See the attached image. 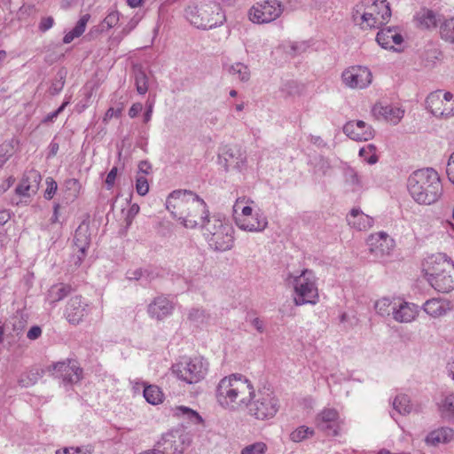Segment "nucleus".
<instances>
[{"label": "nucleus", "instance_id": "1", "mask_svg": "<svg viewBox=\"0 0 454 454\" xmlns=\"http://www.w3.org/2000/svg\"><path fill=\"white\" fill-rule=\"evenodd\" d=\"M166 204L171 215L186 228L193 229L199 225L203 227L207 220L210 219L206 202L192 191L172 192Z\"/></svg>", "mask_w": 454, "mask_h": 454}, {"label": "nucleus", "instance_id": "2", "mask_svg": "<svg viewBox=\"0 0 454 454\" xmlns=\"http://www.w3.org/2000/svg\"><path fill=\"white\" fill-rule=\"evenodd\" d=\"M254 395V386L241 374L223 378L215 390L217 403L224 409L239 411L247 406Z\"/></svg>", "mask_w": 454, "mask_h": 454}, {"label": "nucleus", "instance_id": "3", "mask_svg": "<svg viewBox=\"0 0 454 454\" xmlns=\"http://www.w3.org/2000/svg\"><path fill=\"white\" fill-rule=\"evenodd\" d=\"M407 188L412 199L423 205L436 202L442 192L438 173L429 168L414 171L408 178Z\"/></svg>", "mask_w": 454, "mask_h": 454}, {"label": "nucleus", "instance_id": "4", "mask_svg": "<svg viewBox=\"0 0 454 454\" xmlns=\"http://www.w3.org/2000/svg\"><path fill=\"white\" fill-rule=\"evenodd\" d=\"M391 17L387 0H363L352 12V20L362 29L377 28L388 22Z\"/></svg>", "mask_w": 454, "mask_h": 454}, {"label": "nucleus", "instance_id": "5", "mask_svg": "<svg viewBox=\"0 0 454 454\" xmlns=\"http://www.w3.org/2000/svg\"><path fill=\"white\" fill-rule=\"evenodd\" d=\"M424 271L428 283L436 291L449 293L454 289V263L444 254L430 256Z\"/></svg>", "mask_w": 454, "mask_h": 454}, {"label": "nucleus", "instance_id": "6", "mask_svg": "<svg viewBox=\"0 0 454 454\" xmlns=\"http://www.w3.org/2000/svg\"><path fill=\"white\" fill-rule=\"evenodd\" d=\"M185 16L192 25L201 29H212L225 21V14L216 2H208L200 6H189Z\"/></svg>", "mask_w": 454, "mask_h": 454}, {"label": "nucleus", "instance_id": "7", "mask_svg": "<svg viewBox=\"0 0 454 454\" xmlns=\"http://www.w3.org/2000/svg\"><path fill=\"white\" fill-rule=\"evenodd\" d=\"M202 228L205 239L215 251L224 252L233 247L234 230L229 223L213 216L207 220Z\"/></svg>", "mask_w": 454, "mask_h": 454}, {"label": "nucleus", "instance_id": "8", "mask_svg": "<svg viewBox=\"0 0 454 454\" xmlns=\"http://www.w3.org/2000/svg\"><path fill=\"white\" fill-rule=\"evenodd\" d=\"M289 278H293L295 305L316 304L318 301L316 278L311 270H304L299 276L290 275Z\"/></svg>", "mask_w": 454, "mask_h": 454}, {"label": "nucleus", "instance_id": "9", "mask_svg": "<svg viewBox=\"0 0 454 454\" xmlns=\"http://www.w3.org/2000/svg\"><path fill=\"white\" fill-rule=\"evenodd\" d=\"M208 362L202 356L184 358L172 366L173 373L188 383L195 384L202 380L208 372Z\"/></svg>", "mask_w": 454, "mask_h": 454}, {"label": "nucleus", "instance_id": "10", "mask_svg": "<svg viewBox=\"0 0 454 454\" xmlns=\"http://www.w3.org/2000/svg\"><path fill=\"white\" fill-rule=\"evenodd\" d=\"M250 416L265 420L273 418L278 411V403L272 393L254 390L253 398L245 407Z\"/></svg>", "mask_w": 454, "mask_h": 454}, {"label": "nucleus", "instance_id": "11", "mask_svg": "<svg viewBox=\"0 0 454 454\" xmlns=\"http://www.w3.org/2000/svg\"><path fill=\"white\" fill-rule=\"evenodd\" d=\"M284 5L278 0H264L254 4L248 11L249 20L254 24H266L281 16Z\"/></svg>", "mask_w": 454, "mask_h": 454}, {"label": "nucleus", "instance_id": "12", "mask_svg": "<svg viewBox=\"0 0 454 454\" xmlns=\"http://www.w3.org/2000/svg\"><path fill=\"white\" fill-rule=\"evenodd\" d=\"M427 109L435 117L447 118L454 115V98L452 93L442 90L431 92L426 99Z\"/></svg>", "mask_w": 454, "mask_h": 454}, {"label": "nucleus", "instance_id": "13", "mask_svg": "<svg viewBox=\"0 0 454 454\" xmlns=\"http://www.w3.org/2000/svg\"><path fill=\"white\" fill-rule=\"evenodd\" d=\"M189 442L187 434L179 431H170L162 435L157 442L158 449L152 451L160 452V454H182Z\"/></svg>", "mask_w": 454, "mask_h": 454}, {"label": "nucleus", "instance_id": "14", "mask_svg": "<svg viewBox=\"0 0 454 454\" xmlns=\"http://www.w3.org/2000/svg\"><path fill=\"white\" fill-rule=\"evenodd\" d=\"M55 378L61 379L64 384H75L82 379V369L76 361L58 362L48 368Z\"/></svg>", "mask_w": 454, "mask_h": 454}, {"label": "nucleus", "instance_id": "15", "mask_svg": "<svg viewBox=\"0 0 454 454\" xmlns=\"http://www.w3.org/2000/svg\"><path fill=\"white\" fill-rule=\"evenodd\" d=\"M342 82L351 89H364L372 82V73L365 67L361 66L351 67L343 71Z\"/></svg>", "mask_w": 454, "mask_h": 454}, {"label": "nucleus", "instance_id": "16", "mask_svg": "<svg viewBox=\"0 0 454 454\" xmlns=\"http://www.w3.org/2000/svg\"><path fill=\"white\" fill-rule=\"evenodd\" d=\"M88 303L81 296L72 297L66 307L65 317L72 325H78L88 315Z\"/></svg>", "mask_w": 454, "mask_h": 454}, {"label": "nucleus", "instance_id": "17", "mask_svg": "<svg viewBox=\"0 0 454 454\" xmlns=\"http://www.w3.org/2000/svg\"><path fill=\"white\" fill-rule=\"evenodd\" d=\"M370 251L376 257L381 258L388 255L394 248V239L385 232L371 235L368 239Z\"/></svg>", "mask_w": 454, "mask_h": 454}, {"label": "nucleus", "instance_id": "18", "mask_svg": "<svg viewBox=\"0 0 454 454\" xmlns=\"http://www.w3.org/2000/svg\"><path fill=\"white\" fill-rule=\"evenodd\" d=\"M343 132L356 141H368L374 137L372 126L364 121H350L343 126Z\"/></svg>", "mask_w": 454, "mask_h": 454}, {"label": "nucleus", "instance_id": "19", "mask_svg": "<svg viewBox=\"0 0 454 454\" xmlns=\"http://www.w3.org/2000/svg\"><path fill=\"white\" fill-rule=\"evenodd\" d=\"M173 309V303L166 296L160 295L148 305L147 312L152 318L162 320L171 315Z\"/></svg>", "mask_w": 454, "mask_h": 454}, {"label": "nucleus", "instance_id": "20", "mask_svg": "<svg viewBox=\"0 0 454 454\" xmlns=\"http://www.w3.org/2000/svg\"><path fill=\"white\" fill-rule=\"evenodd\" d=\"M372 112L377 119H383L393 124H397L403 117V111L401 108L388 104L377 103Z\"/></svg>", "mask_w": 454, "mask_h": 454}, {"label": "nucleus", "instance_id": "21", "mask_svg": "<svg viewBox=\"0 0 454 454\" xmlns=\"http://www.w3.org/2000/svg\"><path fill=\"white\" fill-rule=\"evenodd\" d=\"M41 179L42 176L38 171L34 169L29 170L24 175L20 183L16 187V193L20 196L29 197L31 195V192H36Z\"/></svg>", "mask_w": 454, "mask_h": 454}, {"label": "nucleus", "instance_id": "22", "mask_svg": "<svg viewBox=\"0 0 454 454\" xmlns=\"http://www.w3.org/2000/svg\"><path fill=\"white\" fill-rule=\"evenodd\" d=\"M419 313L418 306L407 301L394 303L393 317L399 323H410L413 321Z\"/></svg>", "mask_w": 454, "mask_h": 454}, {"label": "nucleus", "instance_id": "23", "mask_svg": "<svg viewBox=\"0 0 454 454\" xmlns=\"http://www.w3.org/2000/svg\"><path fill=\"white\" fill-rule=\"evenodd\" d=\"M376 41L386 50H395V45H400L403 38L395 27H387L378 32Z\"/></svg>", "mask_w": 454, "mask_h": 454}, {"label": "nucleus", "instance_id": "24", "mask_svg": "<svg viewBox=\"0 0 454 454\" xmlns=\"http://www.w3.org/2000/svg\"><path fill=\"white\" fill-rule=\"evenodd\" d=\"M423 310L432 317H440L451 309L450 301L446 299L432 298L425 301Z\"/></svg>", "mask_w": 454, "mask_h": 454}, {"label": "nucleus", "instance_id": "25", "mask_svg": "<svg viewBox=\"0 0 454 454\" xmlns=\"http://www.w3.org/2000/svg\"><path fill=\"white\" fill-rule=\"evenodd\" d=\"M226 167L232 166L235 168L242 170L247 162L245 152L239 146H230L223 152Z\"/></svg>", "mask_w": 454, "mask_h": 454}, {"label": "nucleus", "instance_id": "26", "mask_svg": "<svg viewBox=\"0 0 454 454\" xmlns=\"http://www.w3.org/2000/svg\"><path fill=\"white\" fill-rule=\"evenodd\" d=\"M349 226L358 231H366L373 224V218L365 215L358 208H353L347 216Z\"/></svg>", "mask_w": 454, "mask_h": 454}, {"label": "nucleus", "instance_id": "27", "mask_svg": "<svg viewBox=\"0 0 454 454\" xmlns=\"http://www.w3.org/2000/svg\"><path fill=\"white\" fill-rule=\"evenodd\" d=\"M235 222L239 229L254 232L262 231L268 225L267 218L258 213L255 214L253 221L247 218H240V216H236Z\"/></svg>", "mask_w": 454, "mask_h": 454}, {"label": "nucleus", "instance_id": "28", "mask_svg": "<svg viewBox=\"0 0 454 454\" xmlns=\"http://www.w3.org/2000/svg\"><path fill=\"white\" fill-rule=\"evenodd\" d=\"M74 242L79 252L82 254V256L86 255V251L90 245V233L89 225L82 223L75 231Z\"/></svg>", "mask_w": 454, "mask_h": 454}, {"label": "nucleus", "instance_id": "29", "mask_svg": "<svg viewBox=\"0 0 454 454\" xmlns=\"http://www.w3.org/2000/svg\"><path fill=\"white\" fill-rule=\"evenodd\" d=\"M339 418L338 411L333 408L324 409L316 419L317 426L323 431L334 428L335 423Z\"/></svg>", "mask_w": 454, "mask_h": 454}, {"label": "nucleus", "instance_id": "30", "mask_svg": "<svg viewBox=\"0 0 454 454\" xmlns=\"http://www.w3.org/2000/svg\"><path fill=\"white\" fill-rule=\"evenodd\" d=\"M223 69L228 74L242 82H248L251 76L249 67L241 62L223 64Z\"/></svg>", "mask_w": 454, "mask_h": 454}, {"label": "nucleus", "instance_id": "31", "mask_svg": "<svg viewBox=\"0 0 454 454\" xmlns=\"http://www.w3.org/2000/svg\"><path fill=\"white\" fill-rule=\"evenodd\" d=\"M453 436V431L450 428H440L430 432L425 442L427 445L435 446L441 442H449Z\"/></svg>", "mask_w": 454, "mask_h": 454}, {"label": "nucleus", "instance_id": "32", "mask_svg": "<svg viewBox=\"0 0 454 454\" xmlns=\"http://www.w3.org/2000/svg\"><path fill=\"white\" fill-rule=\"evenodd\" d=\"M71 292V287L65 284L52 286L48 291L47 300L50 303H56L64 299Z\"/></svg>", "mask_w": 454, "mask_h": 454}, {"label": "nucleus", "instance_id": "33", "mask_svg": "<svg viewBox=\"0 0 454 454\" xmlns=\"http://www.w3.org/2000/svg\"><path fill=\"white\" fill-rule=\"evenodd\" d=\"M419 22L426 28H431L437 26L441 21L440 17L432 10L423 9L417 14Z\"/></svg>", "mask_w": 454, "mask_h": 454}, {"label": "nucleus", "instance_id": "34", "mask_svg": "<svg viewBox=\"0 0 454 454\" xmlns=\"http://www.w3.org/2000/svg\"><path fill=\"white\" fill-rule=\"evenodd\" d=\"M175 415L187 419L188 422L198 425L203 422L201 416L194 410L186 406H177L174 410Z\"/></svg>", "mask_w": 454, "mask_h": 454}, {"label": "nucleus", "instance_id": "35", "mask_svg": "<svg viewBox=\"0 0 454 454\" xmlns=\"http://www.w3.org/2000/svg\"><path fill=\"white\" fill-rule=\"evenodd\" d=\"M119 20H120L119 12L118 11H111L106 15V17L103 20L101 25H99L98 27H94L90 30V34H92L94 32L101 33V32L105 31V29L108 30L112 27H114V26H116L119 22Z\"/></svg>", "mask_w": 454, "mask_h": 454}, {"label": "nucleus", "instance_id": "36", "mask_svg": "<svg viewBox=\"0 0 454 454\" xmlns=\"http://www.w3.org/2000/svg\"><path fill=\"white\" fill-rule=\"evenodd\" d=\"M345 183L349 185L353 192L360 191L364 187L362 177L352 168H348L344 172Z\"/></svg>", "mask_w": 454, "mask_h": 454}, {"label": "nucleus", "instance_id": "37", "mask_svg": "<svg viewBox=\"0 0 454 454\" xmlns=\"http://www.w3.org/2000/svg\"><path fill=\"white\" fill-rule=\"evenodd\" d=\"M440 35L444 41L454 43V17L440 23Z\"/></svg>", "mask_w": 454, "mask_h": 454}, {"label": "nucleus", "instance_id": "38", "mask_svg": "<svg viewBox=\"0 0 454 454\" xmlns=\"http://www.w3.org/2000/svg\"><path fill=\"white\" fill-rule=\"evenodd\" d=\"M440 56L441 51L436 47L430 45L423 51L421 59L426 67H431L434 66Z\"/></svg>", "mask_w": 454, "mask_h": 454}, {"label": "nucleus", "instance_id": "39", "mask_svg": "<svg viewBox=\"0 0 454 454\" xmlns=\"http://www.w3.org/2000/svg\"><path fill=\"white\" fill-rule=\"evenodd\" d=\"M393 408L400 414L406 415L411 411L410 399L406 395H398L393 401Z\"/></svg>", "mask_w": 454, "mask_h": 454}, {"label": "nucleus", "instance_id": "40", "mask_svg": "<svg viewBox=\"0 0 454 454\" xmlns=\"http://www.w3.org/2000/svg\"><path fill=\"white\" fill-rule=\"evenodd\" d=\"M162 396V392L157 386L150 385L144 389V397L151 404L161 403Z\"/></svg>", "mask_w": 454, "mask_h": 454}, {"label": "nucleus", "instance_id": "41", "mask_svg": "<svg viewBox=\"0 0 454 454\" xmlns=\"http://www.w3.org/2000/svg\"><path fill=\"white\" fill-rule=\"evenodd\" d=\"M187 317L192 323L200 325L207 323L209 315L203 309L192 308L189 310Z\"/></svg>", "mask_w": 454, "mask_h": 454}, {"label": "nucleus", "instance_id": "42", "mask_svg": "<svg viewBox=\"0 0 454 454\" xmlns=\"http://www.w3.org/2000/svg\"><path fill=\"white\" fill-rule=\"evenodd\" d=\"M41 377L42 372L39 369H32L19 379V385L22 387H28L35 385Z\"/></svg>", "mask_w": 454, "mask_h": 454}, {"label": "nucleus", "instance_id": "43", "mask_svg": "<svg viewBox=\"0 0 454 454\" xmlns=\"http://www.w3.org/2000/svg\"><path fill=\"white\" fill-rule=\"evenodd\" d=\"M314 435V430L305 426H301L294 429L290 434L291 441L294 442H301L305 439H308Z\"/></svg>", "mask_w": 454, "mask_h": 454}, {"label": "nucleus", "instance_id": "44", "mask_svg": "<svg viewBox=\"0 0 454 454\" xmlns=\"http://www.w3.org/2000/svg\"><path fill=\"white\" fill-rule=\"evenodd\" d=\"M376 151V146L372 144H369L359 150V156L362 157L368 164L372 165L379 160Z\"/></svg>", "mask_w": 454, "mask_h": 454}, {"label": "nucleus", "instance_id": "45", "mask_svg": "<svg viewBox=\"0 0 454 454\" xmlns=\"http://www.w3.org/2000/svg\"><path fill=\"white\" fill-rule=\"evenodd\" d=\"M135 84L138 94L144 95L147 92L148 79L142 69H137L135 73Z\"/></svg>", "mask_w": 454, "mask_h": 454}, {"label": "nucleus", "instance_id": "46", "mask_svg": "<svg viewBox=\"0 0 454 454\" xmlns=\"http://www.w3.org/2000/svg\"><path fill=\"white\" fill-rule=\"evenodd\" d=\"M393 305L388 298H381L375 302L374 308L379 315L386 317L393 315Z\"/></svg>", "mask_w": 454, "mask_h": 454}, {"label": "nucleus", "instance_id": "47", "mask_svg": "<svg viewBox=\"0 0 454 454\" xmlns=\"http://www.w3.org/2000/svg\"><path fill=\"white\" fill-rule=\"evenodd\" d=\"M268 447L262 442H256L242 449L241 454H265Z\"/></svg>", "mask_w": 454, "mask_h": 454}, {"label": "nucleus", "instance_id": "48", "mask_svg": "<svg viewBox=\"0 0 454 454\" xmlns=\"http://www.w3.org/2000/svg\"><path fill=\"white\" fill-rule=\"evenodd\" d=\"M65 85V73L59 71L57 74V78L52 82L49 91L51 95L55 96L59 94L64 88Z\"/></svg>", "mask_w": 454, "mask_h": 454}, {"label": "nucleus", "instance_id": "49", "mask_svg": "<svg viewBox=\"0 0 454 454\" xmlns=\"http://www.w3.org/2000/svg\"><path fill=\"white\" fill-rule=\"evenodd\" d=\"M136 191L141 195L145 196L149 191V184L147 178L143 175H137L136 177Z\"/></svg>", "mask_w": 454, "mask_h": 454}, {"label": "nucleus", "instance_id": "50", "mask_svg": "<svg viewBox=\"0 0 454 454\" xmlns=\"http://www.w3.org/2000/svg\"><path fill=\"white\" fill-rule=\"evenodd\" d=\"M144 277H145L148 281L153 278L148 270H143L142 269H137L127 272V278L130 280H139Z\"/></svg>", "mask_w": 454, "mask_h": 454}, {"label": "nucleus", "instance_id": "51", "mask_svg": "<svg viewBox=\"0 0 454 454\" xmlns=\"http://www.w3.org/2000/svg\"><path fill=\"white\" fill-rule=\"evenodd\" d=\"M46 184L47 188L44 192V198L46 200H51L57 192L58 184L52 177H47Z\"/></svg>", "mask_w": 454, "mask_h": 454}, {"label": "nucleus", "instance_id": "52", "mask_svg": "<svg viewBox=\"0 0 454 454\" xmlns=\"http://www.w3.org/2000/svg\"><path fill=\"white\" fill-rule=\"evenodd\" d=\"M90 15L87 13L82 15L77 21L75 27L73 29L74 30L75 34L78 35V36H81L85 31L87 23L90 20Z\"/></svg>", "mask_w": 454, "mask_h": 454}, {"label": "nucleus", "instance_id": "53", "mask_svg": "<svg viewBox=\"0 0 454 454\" xmlns=\"http://www.w3.org/2000/svg\"><path fill=\"white\" fill-rule=\"evenodd\" d=\"M65 186L67 191L72 192L74 197L77 196L81 189L80 182L76 178H70L66 180Z\"/></svg>", "mask_w": 454, "mask_h": 454}, {"label": "nucleus", "instance_id": "54", "mask_svg": "<svg viewBox=\"0 0 454 454\" xmlns=\"http://www.w3.org/2000/svg\"><path fill=\"white\" fill-rule=\"evenodd\" d=\"M138 212H139V206L137 204H132L129 207V208L126 214V216H125V223H126L127 228H129L131 225L134 218L138 214Z\"/></svg>", "mask_w": 454, "mask_h": 454}, {"label": "nucleus", "instance_id": "55", "mask_svg": "<svg viewBox=\"0 0 454 454\" xmlns=\"http://www.w3.org/2000/svg\"><path fill=\"white\" fill-rule=\"evenodd\" d=\"M69 104V100H66L62 103V105L58 108L56 109L55 111L48 114L44 119H43V122H51V121H53L54 119H56L63 111L64 109L66 108V106Z\"/></svg>", "mask_w": 454, "mask_h": 454}, {"label": "nucleus", "instance_id": "56", "mask_svg": "<svg viewBox=\"0 0 454 454\" xmlns=\"http://www.w3.org/2000/svg\"><path fill=\"white\" fill-rule=\"evenodd\" d=\"M443 411L454 414V395L447 396L442 404Z\"/></svg>", "mask_w": 454, "mask_h": 454}, {"label": "nucleus", "instance_id": "57", "mask_svg": "<svg viewBox=\"0 0 454 454\" xmlns=\"http://www.w3.org/2000/svg\"><path fill=\"white\" fill-rule=\"evenodd\" d=\"M123 110V106L121 105L120 107H117V108H114V107H110L105 116H104V119L103 121H107L108 120L112 119L113 117H120L121 114V112Z\"/></svg>", "mask_w": 454, "mask_h": 454}, {"label": "nucleus", "instance_id": "58", "mask_svg": "<svg viewBox=\"0 0 454 454\" xmlns=\"http://www.w3.org/2000/svg\"><path fill=\"white\" fill-rule=\"evenodd\" d=\"M13 147L11 142H4L0 145V157H6V160L12 154Z\"/></svg>", "mask_w": 454, "mask_h": 454}, {"label": "nucleus", "instance_id": "59", "mask_svg": "<svg viewBox=\"0 0 454 454\" xmlns=\"http://www.w3.org/2000/svg\"><path fill=\"white\" fill-rule=\"evenodd\" d=\"M53 24H54V20L52 17L49 16L46 18H43L39 24V29L43 32H45L48 29H50L51 27H52Z\"/></svg>", "mask_w": 454, "mask_h": 454}, {"label": "nucleus", "instance_id": "60", "mask_svg": "<svg viewBox=\"0 0 454 454\" xmlns=\"http://www.w3.org/2000/svg\"><path fill=\"white\" fill-rule=\"evenodd\" d=\"M116 176H117V168L114 167L109 171V173L107 174L106 178V184L108 189H110L114 186Z\"/></svg>", "mask_w": 454, "mask_h": 454}, {"label": "nucleus", "instance_id": "61", "mask_svg": "<svg viewBox=\"0 0 454 454\" xmlns=\"http://www.w3.org/2000/svg\"><path fill=\"white\" fill-rule=\"evenodd\" d=\"M41 334H42L41 327L38 325H34L28 330V332L27 333V337L29 340H35L38 339L41 336Z\"/></svg>", "mask_w": 454, "mask_h": 454}, {"label": "nucleus", "instance_id": "62", "mask_svg": "<svg viewBox=\"0 0 454 454\" xmlns=\"http://www.w3.org/2000/svg\"><path fill=\"white\" fill-rule=\"evenodd\" d=\"M143 110V105L141 103H134L129 110V116L135 118Z\"/></svg>", "mask_w": 454, "mask_h": 454}, {"label": "nucleus", "instance_id": "63", "mask_svg": "<svg viewBox=\"0 0 454 454\" xmlns=\"http://www.w3.org/2000/svg\"><path fill=\"white\" fill-rule=\"evenodd\" d=\"M153 103H147L146 104V111L144 114L143 121L145 123H148L153 116Z\"/></svg>", "mask_w": 454, "mask_h": 454}, {"label": "nucleus", "instance_id": "64", "mask_svg": "<svg viewBox=\"0 0 454 454\" xmlns=\"http://www.w3.org/2000/svg\"><path fill=\"white\" fill-rule=\"evenodd\" d=\"M151 168H152L151 164L146 160H142L138 164V170H139V173H141V174H145V175L149 174L151 171Z\"/></svg>", "mask_w": 454, "mask_h": 454}]
</instances>
